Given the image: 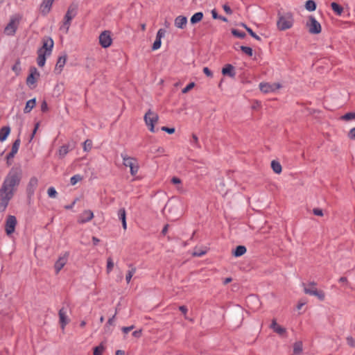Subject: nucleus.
<instances>
[{
    "label": "nucleus",
    "instance_id": "obj_1",
    "mask_svg": "<svg viewBox=\"0 0 355 355\" xmlns=\"http://www.w3.org/2000/svg\"><path fill=\"white\" fill-rule=\"evenodd\" d=\"M21 180V173L19 171L12 169L6 176L0 190L11 197H14Z\"/></svg>",
    "mask_w": 355,
    "mask_h": 355
},
{
    "label": "nucleus",
    "instance_id": "obj_2",
    "mask_svg": "<svg viewBox=\"0 0 355 355\" xmlns=\"http://www.w3.org/2000/svg\"><path fill=\"white\" fill-rule=\"evenodd\" d=\"M53 47V41L51 38H46L43 40L42 46L37 51V62L39 67H42L46 62V56L51 55Z\"/></svg>",
    "mask_w": 355,
    "mask_h": 355
},
{
    "label": "nucleus",
    "instance_id": "obj_3",
    "mask_svg": "<svg viewBox=\"0 0 355 355\" xmlns=\"http://www.w3.org/2000/svg\"><path fill=\"white\" fill-rule=\"evenodd\" d=\"M293 15L291 12L278 14L277 26L279 30L285 31L291 28L293 25Z\"/></svg>",
    "mask_w": 355,
    "mask_h": 355
},
{
    "label": "nucleus",
    "instance_id": "obj_4",
    "mask_svg": "<svg viewBox=\"0 0 355 355\" xmlns=\"http://www.w3.org/2000/svg\"><path fill=\"white\" fill-rule=\"evenodd\" d=\"M77 14V6L76 5H71L64 15V21L60 26V30L63 31L64 33H67L71 25V21Z\"/></svg>",
    "mask_w": 355,
    "mask_h": 355
},
{
    "label": "nucleus",
    "instance_id": "obj_5",
    "mask_svg": "<svg viewBox=\"0 0 355 355\" xmlns=\"http://www.w3.org/2000/svg\"><path fill=\"white\" fill-rule=\"evenodd\" d=\"M123 159V164L125 167L130 168V174L134 176L139 171V165L137 159L129 157L125 153H121V155Z\"/></svg>",
    "mask_w": 355,
    "mask_h": 355
},
{
    "label": "nucleus",
    "instance_id": "obj_6",
    "mask_svg": "<svg viewBox=\"0 0 355 355\" xmlns=\"http://www.w3.org/2000/svg\"><path fill=\"white\" fill-rule=\"evenodd\" d=\"M304 292L307 295L316 297L321 301H323L325 298L324 291L318 290L316 288V283L313 282H310L306 285H304Z\"/></svg>",
    "mask_w": 355,
    "mask_h": 355
},
{
    "label": "nucleus",
    "instance_id": "obj_7",
    "mask_svg": "<svg viewBox=\"0 0 355 355\" xmlns=\"http://www.w3.org/2000/svg\"><path fill=\"white\" fill-rule=\"evenodd\" d=\"M21 19V16L19 15H13L10 17L9 23L5 27L4 33L7 35H13L18 27Z\"/></svg>",
    "mask_w": 355,
    "mask_h": 355
},
{
    "label": "nucleus",
    "instance_id": "obj_8",
    "mask_svg": "<svg viewBox=\"0 0 355 355\" xmlns=\"http://www.w3.org/2000/svg\"><path fill=\"white\" fill-rule=\"evenodd\" d=\"M144 120L146 125L148 127L149 130L150 132H154V125L158 121L157 114L150 110H148L144 116Z\"/></svg>",
    "mask_w": 355,
    "mask_h": 355
},
{
    "label": "nucleus",
    "instance_id": "obj_9",
    "mask_svg": "<svg viewBox=\"0 0 355 355\" xmlns=\"http://www.w3.org/2000/svg\"><path fill=\"white\" fill-rule=\"evenodd\" d=\"M17 224V220L15 216L8 215L7 216L5 223V232L7 235L10 236L14 233Z\"/></svg>",
    "mask_w": 355,
    "mask_h": 355
},
{
    "label": "nucleus",
    "instance_id": "obj_10",
    "mask_svg": "<svg viewBox=\"0 0 355 355\" xmlns=\"http://www.w3.org/2000/svg\"><path fill=\"white\" fill-rule=\"evenodd\" d=\"M306 26L309 28V33L311 34H318L322 30L320 24L313 16L309 17L306 22Z\"/></svg>",
    "mask_w": 355,
    "mask_h": 355
},
{
    "label": "nucleus",
    "instance_id": "obj_11",
    "mask_svg": "<svg viewBox=\"0 0 355 355\" xmlns=\"http://www.w3.org/2000/svg\"><path fill=\"white\" fill-rule=\"evenodd\" d=\"M282 85L279 83H261L259 84V88L263 93L274 92L276 90L280 89Z\"/></svg>",
    "mask_w": 355,
    "mask_h": 355
},
{
    "label": "nucleus",
    "instance_id": "obj_12",
    "mask_svg": "<svg viewBox=\"0 0 355 355\" xmlns=\"http://www.w3.org/2000/svg\"><path fill=\"white\" fill-rule=\"evenodd\" d=\"M12 197L0 190V213L4 212Z\"/></svg>",
    "mask_w": 355,
    "mask_h": 355
},
{
    "label": "nucleus",
    "instance_id": "obj_13",
    "mask_svg": "<svg viewBox=\"0 0 355 355\" xmlns=\"http://www.w3.org/2000/svg\"><path fill=\"white\" fill-rule=\"evenodd\" d=\"M112 38L109 31H103L99 36V43L103 48H107L112 44Z\"/></svg>",
    "mask_w": 355,
    "mask_h": 355
},
{
    "label": "nucleus",
    "instance_id": "obj_14",
    "mask_svg": "<svg viewBox=\"0 0 355 355\" xmlns=\"http://www.w3.org/2000/svg\"><path fill=\"white\" fill-rule=\"evenodd\" d=\"M54 1L55 0H42L39 6V10L42 15L45 16L50 12Z\"/></svg>",
    "mask_w": 355,
    "mask_h": 355
},
{
    "label": "nucleus",
    "instance_id": "obj_15",
    "mask_svg": "<svg viewBox=\"0 0 355 355\" xmlns=\"http://www.w3.org/2000/svg\"><path fill=\"white\" fill-rule=\"evenodd\" d=\"M21 141L20 139H17L12 144V149L10 153L6 156L7 164L10 165L12 164L11 160L13 159L15 155L17 153L19 148L20 146Z\"/></svg>",
    "mask_w": 355,
    "mask_h": 355
},
{
    "label": "nucleus",
    "instance_id": "obj_16",
    "mask_svg": "<svg viewBox=\"0 0 355 355\" xmlns=\"http://www.w3.org/2000/svg\"><path fill=\"white\" fill-rule=\"evenodd\" d=\"M165 33H166V31L164 29L160 28L158 30L157 35H156L155 40L152 46L153 51H156L160 48L161 44H162V38H163L164 37Z\"/></svg>",
    "mask_w": 355,
    "mask_h": 355
},
{
    "label": "nucleus",
    "instance_id": "obj_17",
    "mask_svg": "<svg viewBox=\"0 0 355 355\" xmlns=\"http://www.w3.org/2000/svg\"><path fill=\"white\" fill-rule=\"evenodd\" d=\"M58 315L60 327L62 329L64 330L66 325L69 322V319L67 316V310L64 308L60 309L58 313Z\"/></svg>",
    "mask_w": 355,
    "mask_h": 355
},
{
    "label": "nucleus",
    "instance_id": "obj_18",
    "mask_svg": "<svg viewBox=\"0 0 355 355\" xmlns=\"http://www.w3.org/2000/svg\"><path fill=\"white\" fill-rule=\"evenodd\" d=\"M94 217V214L91 210L83 211L78 217L79 223H85L90 221Z\"/></svg>",
    "mask_w": 355,
    "mask_h": 355
},
{
    "label": "nucleus",
    "instance_id": "obj_19",
    "mask_svg": "<svg viewBox=\"0 0 355 355\" xmlns=\"http://www.w3.org/2000/svg\"><path fill=\"white\" fill-rule=\"evenodd\" d=\"M31 73L27 77L26 83L31 86L36 83L37 78L40 76V73L37 71L35 67L31 68Z\"/></svg>",
    "mask_w": 355,
    "mask_h": 355
},
{
    "label": "nucleus",
    "instance_id": "obj_20",
    "mask_svg": "<svg viewBox=\"0 0 355 355\" xmlns=\"http://www.w3.org/2000/svg\"><path fill=\"white\" fill-rule=\"evenodd\" d=\"M68 259V254L65 253L63 256L60 257L55 263L54 268L56 273H58L62 268L66 265Z\"/></svg>",
    "mask_w": 355,
    "mask_h": 355
},
{
    "label": "nucleus",
    "instance_id": "obj_21",
    "mask_svg": "<svg viewBox=\"0 0 355 355\" xmlns=\"http://www.w3.org/2000/svg\"><path fill=\"white\" fill-rule=\"evenodd\" d=\"M38 184V180L35 177H32L27 185V192L28 195H33Z\"/></svg>",
    "mask_w": 355,
    "mask_h": 355
},
{
    "label": "nucleus",
    "instance_id": "obj_22",
    "mask_svg": "<svg viewBox=\"0 0 355 355\" xmlns=\"http://www.w3.org/2000/svg\"><path fill=\"white\" fill-rule=\"evenodd\" d=\"M187 24V18L182 15L178 16L174 21L175 27L183 29L186 27Z\"/></svg>",
    "mask_w": 355,
    "mask_h": 355
},
{
    "label": "nucleus",
    "instance_id": "obj_23",
    "mask_svg": "<svg viewBox=\"0 0 355 355\" xmlns=\"http://www.w3.org/2000/svg\"><path fill=\"white\" fill-rule=\"evenodd\" d=\"M222 73L224 76L234 78L236 75L234 67L232 64H227L222 69Z\"/></svg>",
    "mask_w": 355,
    "mask_h": 355
},
{
    "label": "nucleus",
    "instance_id": "obj_24",
    "mask_svg": "<svg viewBox=\"0 0 355 355\" xmlns=\"http://www.w3.org/2000/svg\"><path fill=\"white\" fill-rule=\"evenodd\" d=\"M67 57L66 54L59 57L55 67V71L58 73L62 71V69L67 61Z\"/></svg>",
    "mask_w": 355,
    "mask_h": 355
},
{
    "label": "nucleus",
    "instance_id": "obj_25",
    "mask_svg": "<svg viewBox=\"0 0 355 355\" xmlns=\"http://www.w3.org/2000/svg\"><path fill=\"white\" fill-rule=\"evenodd\" d=\"M271 328L274 330L275 332H276L280 335H282L286 332V329L284 327L279 325L276 322V320H273L272 322Z\"/></svg>",
    "mask_w": 355,
    "mask_h": 355
},
{
    "label": "nucleus",
    "instance_id": "obj_26",
    "mask_svg": "<svg viewBox=\"0 0 355 355\" xmlns=\"http://www.w3.org/2000/svg\"><path fill=\"white\" fill-rule=\"evenodd\" d=\"M115 316L116 313L112 318L108 319L107 322L104 326L105 333H110L112 331L110 327L114 324Z\"/></svg>",
    "mask_w": 355,
    "mask_h": 355
},
{
    "label": "nucleus",
    "instance_id": "obj_27",
    "mask_svg": "<svg viewBox=\"0 0 355 355\" xmlns=\"http://www.w3.org/2000/svg\"><path fill=\"white\" fill-rule=\"evenodd\" d=\"M247 250L244 245H239L233 252V255L236 257H241L246 252Z\"/></svg>",
    "mask_w": 355,
    "mask_h": 355
},
{
    "label": "nucleus",
    "instance_id": "obj_28",
    "mask_svg": "<svg viewBox=\"0 0 355 355\" xmlns=\"http://www.w3.org/2000/svg\"><path fill=\"white\" fill-rule=\"evenodd\" d=\"M340 119L344 121H355V112H347L341 116Z\"/></svg>",
    "mask_w": 355,
    "mask_h": 355
},
{
    "label": "nucleus",
    "instance_id": "obj_29",
    "mask_svg": "<svg viewBox=\"0 0 355 355\" xmlns=\"http://www.w3.org/2000/svg\"><path fill=\"white\" fill-rule=\"evenodd\" d=\"M35 104H36L35 98H33V99L28 101L26 102L24 112L25 113L30 112L32 110V109L35 106Z\"/></svg>",
    "mask_w": 355,
    "mask_h": 355
},
{
    "label": "nucleus",
    "instance_id": "obj_30",
    "mask_svg": "<svg viewBox=\"0 0 355 355\" xmlns=\"http://www.w3.org/2000/svg\"><path fill=\"white\" fill-rule=\"evenodd\" d=\"M203 18V13L202 12H198L195 13L191 18L190 21L192 24H195L198 22H200Z\"/></svg>",
    "mask_w": 355,
    "mask_h": 355
},
{
    "label": "nucleus",
    "instance_id": "obj_31",
    "mask_svg": "<svg viewBox=\"0 0 355 355\" xmlns=\"http://www.w3.org/2000/svg\"><path fill=\"white\" fill-rule=\"evenodd\" d=\"M271 167H272L273 171L277 174L281 173V172L282 171V168L280 163L275 160L272 161Z\"/></svg>",
    "mask_w": 355,
    "mask_h": 355
},
{
    "label": "nucleus",
    "instance_id": "obj_32",
    "mask_svg": "<svg viewBox=\"0 0 355 355\" xmlns=\"http://www.w3.org/2000/svg\"><path fill=\"white\" fill-rule=\"evenodd\" d=\"M129 267L130 268V269L128 271L126 276H125V280L128 284H129L130 282L132 276L136 272L135 267L132 266V265H130Z\"/></svg>",
    "mask_w": 355,
    "mask_h": 355
},
{
    "label": "nucleus",
    "instance_id": "obj_33",
    "mask_svg": "<svg viewBox=\"0 0 355 355\" xmlns=\"http://www.w3.org/2000/svg\"><path fill=\"white\" fill-rule=\"evenodd\" d=\"M171 182L173 184L177 185V189H178V191H180V192H183L184 191V189H183V187L182 185V181H181V180L180 178H177V177H173L171 179Z\"/></svg>",
    "mask_w": 355,
    "mask_h": 355
},
{
    "label": "nucleus",
    "instance_id": "obj_34",
    "mask_svg": "<svg viewBox=\"0 0 355 355\" xmlns=\"http://www.w3.org/2000/svg\"><path fill=\"white\" fill-rule=\"evenodd\" d=\"M331 7L334 12H336L338 15H340L343 11V8L336 2H332L331 3Z\"/></svg>",
    "mask_w": 355,
    "mask_h": 355
},
{
    "label": "nucleus",
    "instance_id": "obj_35",
    "mask_svg": "<svg viewBox=\"0 0 355 355\" xmlns=\"http://www.w3.org/2000/svg\"><path fill=\"white\" fill-rule=\"evenodd\" d=\"M305 8L309 11H314L316 9V4L313 0H308L305 3Z\"/></svg>",
    "mask_w": 355,
    "mask_h": 355
},
{
    "label": "nucleus",
    "instance_id": "obj_36",
    "mask_svg": "<svg viewBox=\"0 0 355 355\" xmlns=\"http://www.w3.org/2000/svg\"><path fill=\"white\" fill-rule=\"evenodd\" d=\"M302 352V343L301 341L295 342L293 345V352L295 354H299Z\"/></svg>",
    "mask_w": 355,
    "mask_h": 355
},
{
    "label": "nucleus",
    "instance_id": "obj_37",
    "mask_svg": "<svg viewBox=\"0 0 355 355\" xmlns=\"http://www.w3.org/2000/svg\"><path fill=\"white\" fill-rule=\"evenodd\" d=\"M241 26L246 29V31L252 37H254L257 40H261L260 37L258 36L255 33H254L250 28L248 27L245 24H242Z\"/></svg>",
    "mask_w": 355,
    "mask_h": 355
},
{
    "label": "nucleus",
    "instance_id": "obj_38",
    "mask_svg": "<svg viewBox=\"0 0 355 355\" xmlns=\"http://www.w3.org/2000/svg\"><path fill=\"white\" fill-rule=\"evenodd\" d=\"M114 268V262L111 257H108L107 259V266H106V271L107 273L109 274Z\"/></svg>",
    "mask_w": 355,
    "mask_h": 355
},
{
    "label": "nucleus",
    "instance_id": "obj_39",
    "mask_svg": "<svg viewBox=\"0 0 355 355\" xmlns=\"http://www.w3.org/2000/svg\"><path fill=\"white\" fill-rule=\"evenodd\" d=\"M49 197L55 198L57 197L58 193L54 187H49L47 190Z\"/></svg>",
    "mask_w": 355,
    "mask_h": 355
},
{
    "label": "nucleus",
    "instance_id": "obj_40",
    "mask_svg": "<svg viewBox=\"0 0 355 355\" xmlns=\"http://www.w3.org/2000/svg\"><path fill=\"white\" fill-rule=\"evenodd\" d=\"M81 180H82V177L80 175H75L71 178L70 183L71 185H75Z\"/></svg>",
    "mask_w": 355,
    "mask_h": 355
},
{
    "label": "nucleus",
    "instance_id": "obj_41",
    "mask_svg": "<svg viewBox=\"0 0 355 355\" xmlns=\"http://www.w3.org/2000/svg\"><path fill=\"white\" fill-rule=\"evenodd\" d=\"M119 218L122 221L126 220V213L125 209H120L118 211Z\"/></svg>",
    "mask_w": 355,
    "mask_h": 355
},
{
    "label": "nucleus",
    "instance_id": "obj_42",
    "mask_svg": "<svg viewBox=\"0 0 355 355\" xmlns=\"http://www.w3.org/2000/svg\"><path fill=\"white\" fill-rule=\"evenodd\" d=\"M69 152V147L67 146H62L59 149V155L60 157H64Z\"/></svg>",
    "mask_w": 355,
    "mask_h": 355
},
{
    "label": "nucleus",
    "instance_id": "obj_43",
    "mask_svg": "<svg viewBox=\"0 0 355 355\" xmlns=\"http://www.w3.org/2000/svg\"><path fill=\"white\" fill-rule=\"evenodd\" d=\"M104 351V347L99 345L94 349V355H103Z\"/></svg>",
    "mask_w": 355,
    "mask_h": 355
},
{
    "label": "nucleus",
    "instance_id": "obj_44",
    "mask_svg": "<svg viewBox=\"0 0 355 355\" xmlns=\"http://www.w3.org/2000/svg\"><path fill=\"white\" fill-rule=\"evenodd\" d=\"M92 142L91 140L87 139L83 143V148L85 151H89L92 148Z\"/></svg>",
    "mask_w": 355,
    "mask_h": 355
},
{
    "label": "nucleus",
    "instance_id": "obj_45",
    "mask_svg": "<svg viewBox=\"0 0 355 355\" xmlns=\"http://www.w3.org/2000/svg\"><path fill=\"white\" fill-rule=\"evenodd\" d=\"M241 51L244 53L247 54L248 55H249V56H252V48L248 47V46H241Z\"/></svg>",
    "mask_w": 355,
    "mask_h": 355
},
{
    "label": "nucleus",
    "instance_id": "obj_46",
    "mask_svg": "<svg viewBox=\"0 0 355 355\" xmlns=\"http://www.w3.org/2000/svg\"><path fill=\"white\" fill-rule=\"evenodd\" d=\"M232 33L234 36H236V37H239V38H243V37L245 36V33L241 32V31H239V30H236V29H233V30L232 31Z\"/></svg>",
    "mask_w": 355,
    "mask_h": 355
},
{
    "label": "nucleus",
    "instance_id": "obj_47",
    "mask_svg": "<svg viewBox=\"0 0 355 355\" xmlns=\"http://www.w3.org/2000/svg\"><path fill=\"white\" fill-rule=\"evenodd\" d=\"M195 86V83H189V85H187V86H186L182 90V92L183 94H186L189 91H190L191 89H193Z\"/></svg>",
    "mask_w": 355,
    "mask_h": 355
},
{
    "label": "nucleus",
    "instance_id": "obj_48",
    "mask_svg": "<svg viewBox=\"0 0 355 355\" xmlns=\"http://www.w3.org/2000/svg\"><path fill=\"white\" fill-rule=\"evenodd\" d=\"M205 253L206 252L205 250L195 249L193 252V255L194 257H201L204 255Z\"/></svg>",
    "mask_w": 355,
    "mask_h": 355
},
{
    "label": "nucleus",
    "instance_id": "obj_49",
    "mask_svg": "<svg viewBox=\"0 0 355 355\" xmlns=\"http://www.w3.org/2000/svg\"><path fill=\"white\" fill-rule=\"evenodd\" d=\"M347 343L353 347H355V339H354L352 337L349 336L347 338Z\"/></svg>",
    "mask_w": 355,
    "mask_h": 355
},
{
    "label": "nucleus",
    "instance_id": "obj_50",
    "mask_svg": "<svg viewBox=\"0 0 355 355\" xmlns=\"http://www.w3.org/2000/svg\"><path fill=\"white\" fill-rule=\"evenodd\" d=\"M203 72L208 77L211 78L213 76L211 71L208 67H204Z\"/></svg>",
    "mask_w": 355,
    "mask_h": 355
},
{
    "label": "nucleus",
    "instance_id": "obj_51",
    "mask_svg": "<svg viewBox=\"0 0 355 355\" xmlns=\"http://www.w3.org/2000/svg\"><path fill=\"white\" fill-rule=\"evenodd\" d=\"M12 69L16 73H19L20 71L19 62H17L16 64L12 67Z\"/></svg>",
    "mask_w": 355,
    "mask_h": 355
},
{
    "label": "nucleus",
    "instance_id": "obj_52",
    "mask_svg": "<svg viewBox=\"0 0 355 355\" xmlns=\"http://www.w3.org/2000/svg\"><path fill=\"white\" fill-rule=\"evenodd\" d=\"M223 8L227 14L231 15L232 13V10L228 5H227V4L223 5Z\"/></svg>",
    "mask_w": 355,
    "mask_h": 355
},
{
    "label": "nucleus",
    "instance_id": "obj_53",
    "mask_svg": "<svg viewBox=\"0 0 355 355\" xmlns=\"http://www.w3.org/2000/svg\"><path fill=\"white\" fill-rule=\"evenodd\" d=\"M313 214L315 215V216H323V211L322 209H314L313 210Z\"/></svg>",
    "mask_w": 355,
    "mask_h": 355
},
{
    "label": "nucleus",
    "instance_id": "obj_54",
    "mask_svg": "<svg viewBox=\"0 0 355 355\" xmlns=\"http://www.w3.org/2000/svg\"><path fill=\"white\" fill-rule=\"evenodd\" d=\"M10 128L8 126H4L1 128L0 133H10Z\"/></svg>",
    "mask_w": 355,
    "mask_h": 355
},
{
    "label": "nucleus",
    "instance_id": "obj_55",
    "mask_svg": "<svg viewBox=\"0 0 355 355\" xmlns=\"http://www.w3.org/2000/svg\"><path fill=\"white\" fill-rule=\"evenodd\" d=\"M134 328V326H130V327H123L122 328V331L124 334H128V332H130L131 330H132Z\"/></svg>",
    "mask_w": 355,
    "mask_h": 355
},
{
    "label": "nucleus",
    "instance_id": "obj_56",
    "mask_svg": "<svg viewBox=\"0 0 355 355\" xmlns=\"http://www.w3.org/2000/svg\"><path fill=\"white\" fill-rule=\"evenodd\" d=\"M179 309L186 316L187 313V308L185 306H180Z\"/></svg>",
    "mask_w": 355,
    "mask_h": 355
},
{
    "label": "nucleus",
    "instance_id": "obj_57",
    "mask_svg": "<svg viewBox=\"0 0 355 355\" xmlns=\"http://www.w3.org/2000/svg\"><path fill=\"white\" fill-rule=\"evenodd\" d=\"M141 335V330L135 331L132 333V336L137 338H139Z\"/></svg>",
    "mask_w": 355,
    "mask_h": 355
},
{
    "label": "nucleus",
    "instance_id": "obj_58",
    "mask_svg": "<svg viewBox=\"0 0 355 355\" xmlns=\"http://www.w3.org/2000/svg\"><path fill=\"white\" fill-rule=\"evenodd\" d=\"M306 302L305 301H300L297 305V309L298 310L301 309L304 305H305Z\"/></svg>",
    "mask_w": 355,
    "mask_h": 355
},
{
    "label": "nucleus",
    "instance_id": "obj_59",
    "mask_svg": "<svg viewBox=\"0 0 355 355\" xmlns=\"http://www.w3.org/2000/svg\"><path fill=\"white\" fill-rule=\"evenodd\" d=\"M41 109L43 112L47 110V104L45 101H44L41 105Z\"/></svg>",
    "mask_w": 355,
    "mask_h": 355
},
{
    "label": "nucleus",
    "instance_id": "obj_60",
    "mask_svg": "<svg viewBox=\"0 0 355 355\" xmlns=\"http://www.w3.org/2000/svg\"><path fill=\"white\" fill-rule=\"evenodd\" d=\"M232 281L231 277H227L223 280V284L226 285Z\"/></svg>",
    "mask_w": 355,
    "mask_h": 355
},
{
    "label": "nucleus",
    "instance_id": "obj_61",
    "mask_svg": "<svg viewBox=\"0 0 355 355\" xmlns=\"http://www.w3.org/2000/svg\"><path fill=\"white\" fill-rule=\"evenodd\" d=\"M211 15L214 19H218L219 16L218 15L216 11L215 10H213L211 11Z\"/></svg>",
    "mask_w": 355,
    "mask_h": 355
},
{
    "label": "nucleus",
    "instance_id": "obj_62",
    "mask_svg": "<svg viewBox=\"0 0 355 355\" xmlns=\"http://www.w3.org/2000/svg\"><path fill=\"white\" fill-rule=\"evenodd\" d=\"M339 282L340 283H347V277H341L339 279H338Z\"/></svg>",
    "mask_w": 355,
    "mask_h": 355
},
{
    "label": "nucleus",
    "instance_id": "obj_63",
    "mask_svg": "<svg viewBox=\"0 0 355 355\" xmlns=\"http://www.w3.org/2000/svg\"><path fill=\"white\" fill-rule=\"evenodd\" d=\"M8 135H0V141L3 142L6 140Z\"/></svg>",
    "mask_w": 355,
    "mask_h": 355
},
{
    "label": "nucleus",
    "instance_id": "obj_64",
    "mask_svg": "<svg viewBox=\"0 0 355 355\" xmlns=\"http://www.w3.org/2000/svg\"><path fill=\"white\" fill-rule=\"evenodd\" d=\"M168 225H166L164 227V228H163V230H162V233L163 234H166V232H167V231H168Z\"/></svg>",
    "mask_w": 355,
    "mask_h": 355
}]
</instances>
